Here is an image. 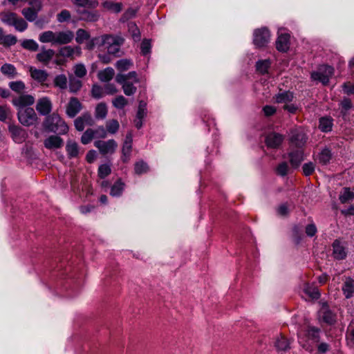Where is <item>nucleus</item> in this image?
<instances>
[{"instance_id": "f257e3e1", "label": "nucleus", "mask_w": 354, "mask_h": 354, "mask_svg": "<svg viewBox=\"0 0 354 354\" xmlns=\"http://www.w3.org/2000/svg\"><path fill=\"white\" fill-rule=\"evenodd\" d=\"M73 37V32L69 30L60 32L46 31V42H50L52 44H67Z\"/></svg>"}, {"instance_id": "f03ea898", "label": "nucleus", "mask_w": 354, "mask_h": 354, "mask_svg": "<svg viewBox=\"0 0 354 354\" xmlns=\"http://www.w3.org/2000/svg\"><path fill=\"white\" fill-rule=\"evenodd\" d=\"M68 131V125L58 115L53 114L46 118V131L67 133Z\"/></svg>"}, {"instance_id": "7ed1b4c3", "label": "nucleus", "mask_w": 354, "mask_h": 354, "mask_svg": "<svg viewBox=\"0 0 354 354\" xmlns=\"http://www.w3.org/2000/svg\"><path fill=\"white\" fill-rule=\"evenodd\" d=\"M17 115L19 121L24 126H32L37 122V114L32 108L26 107L19 109Z\"/></svg>"}, {"instance_id": "20e7f679", "label": "nucleus", "mask_w": 354, "mask_h": 354, "mask_svg": "<svg viewBox=\"0 0 354 354\" xmlns=\"http://www.w3.org/2000/svg\"><path fill=\"white\" fill-rule=\"evenodd\" d=\"M270 40V32L267 28L263 27L254 31L253 43L257 48L267 46Z\"/></svg>"}, {"instance_id": "39448f33", "label": "nucleus", "mask_w": 354, "mask_h": 354, "mask_svg": "<svg viewBox=\"0 0 354 354\" xmlns=\"http://www.w3.org/2000/svg\"><path fill=\"white\" fill-rule=\"evenodd\" d=\"M124 42V38L120 36L111 35V39L106 44L107 52L115 57L121 56L120 47Z\"/></svg>"}, {"instance_id": "423d86ee", "label": "nucleus", "mask_w": 354, "mask_h": 354, "mask_svg": "<svg viewBox=\"0 0 354 354\" xmlns=\"http://www.w3.org/2000/svg\"><path fill=\"white\" fill-rule=\"evenodd\" d=\"M94 146L97 148L102 155L112 154L113 153L118 147L117 142L113 140H96L94 142Z\"/></svg>"}, {"instance_id": "0eeeda50", "label": "nucleus", "mask_w": 354, "mask_h": 354, "mask_svg": "<svg viewBox=\"0 0 354 354\" xmlns=\"http://www.w3.org/2000/svg\"><path fill=\"white\" fill-rule=\"evenodd\" d=\"M76 12L80 21L86 22H96L100 17L99 11L94 9L90 10L85 8H76Z\"/></svg>"}, {"instance_id": "6e6552de", "label": "nucleus", "mask_w": 354, "mask_h": 354, "mask_svg": "<svg viewBox=\"0 0 354 354\" xmlns=\"http://www.w3.org/2000/svg\"><path fill=\"white\" fill-rule=\"evenodd\" d=\"M319 316L322 322L328 325H333L336 322V314L330 309L327 303H322Z\"/></svg>"}, {"instance_id": "1a4fd4ad", "label": "nucleus", "mask_w": 354, "mask_h": 354, "mask_svg": "<svg viewBox=\"0 0 354 354\" xmlns=\"http://www.w3.org/2000/svg\"><path fill=\"white\" fill-rule=\"evenodd\" d=\"M29 4L30 7L23 9L22 14L28 21H33L36 19L37 13L41 8V2L39 0H35Z\"/></svg>"}, {"instance_id": "9d476101", "label": "nucleus", "mask_w": 354, "mask_h": 354, "mask_svg": "<svg viewBox=\"0 0 354 354\" xmlns=\"http://www.w3.org/2000/svg\"><path fill=\"white\" fill-rule=\"evenodd\" d=\"M288 155L290 164L293 169H297L304 160V150L301 149L291 148Z\"/></svg>"}, {"instance_id": "9b49d317", "label": "nucleus", "mask_w": 354, "mask_h": 354, "mask_svg": "<svg viewBox=\"0 0 354 354\" xmlns=\"http://www.w3.org/2000/svg\"><path fill=\"white\" fill-rule=\"evenodd\" d=\"M93 123L91 115L88 113H84L74 121L75 129L78 131H82L86 126H92Z\"/></svg>"}, {"instance_id": "f8f14e48", "label": "nucleus", "mask_w": 354, "mask_h": 354, "mask_svg": "<svg viewBox=\"0 0 354 354\" xmlns=\"http://www.w3.org/2000/svg\"><path fill=\"white\" fill-rule=\"evenodd\" d=\"M333 255L335 259L342 260L347 256V251L344 244L339 240H335L332 244Z\"/></svg>"}, {"instance_id": "ddd939ff", "label": "nucleus", "mask_w": 354, "mask_h": 354, "mask_svg": "<svg viewBox=\"0 0 354 354\" xmlns=\"http://www.w3.org/2000/svg\"><path fill=\"white\" fill-rule=\"evenodd\" d=\"M133 138L131 134H128L124 140L122 148L121 160L123 162H127L130 160L132 151Z\"/></svg>"}, {"instance_id": "4468645a", "label": "nucleus", "mask_w": 354, "mask_h": 354, "mask_svg": "<svg viewBox=\"0 0 354 354\" xmlns=\"http://www.w3.org/2000/svg\"><path fill=\"white\" fill-rule=\"evenodd\" d=\"M34 102L35 98L30 95H21L12 100L13 105L19 109H26L25 106L32 105Z\"/></svg>"}, {"instance_id": "2eb2a0df", "label": "nucleus", "mask_w": 354, "mask_h": 354, "mask_svg": "<svg viewBox=\"0 0 354 354\" xmlns=\"http://www.w3.org/2000/svg\"><path fill=\"white\" fill-rule=\"evenodd\" d=\"M290 35L288 33L280 34L275 42L276 48L278 51L285 53L290 48Z\"/></svg>"}, {"instance_id": "dca6fc26", "label": "nucleus", "mask_w": 354, "mask_h": 354, "mask_svg": "<svg viewBox=\"0 0 354 354\" xmlns=\"http://www.w3.org/2000/svg\"><path fill=\"white\" fill-rule=\"evenodd\" d=\"M82 104L77 97H71L66 106V114L70 118H74L82 109Z\"/></svg>"}, {"instance_id": "f3484780", "label": "nucleus", "mask_w": 354, "mask_h": 354, "mask_svg": "<svg viewBox=\"0 0 354 354\" xmlns=\"http://www.w3.org/2000/svg\"><path fill=\"white\" fill-rule=\"evenodd\" d=\"M292 340L288 339L283 335H280L275 341L274 346L279 352H286L290 349V344Z\"/></svg>"}, {"instance_id": "a211bd4d", "label": "nucleus", "mask_w": 354, "mask_h": 354, "mask_svg": "<svg viewBox=\"0 0 354 354\" xmlns=\"http://www.w3.org/2000/svg\"><path fill=\"white\" fill-rule=\"evenodd\" d=\"M307 140L306 134H293L290 138V148L302 149Z\"/></svg>"}, {"instance_id": "6ab92c4d", "label": "nucleus", "mask_w": 354, "mask_h": 354, "mask_svg": "<svg viewBox=\"0 0 354 354\" xmlns=\"http://www.w3.org/2000/svg\"><path fill=\"white\" fill-rule=\"evenodd\" d=\"M76 8L95 9L99 2L97 0H71Z\"/></svg>"}, {"instance_id": "aec40b11", "label": "nucleus", "mask_w": 354, "mask_h": 354, "mask_svg": "<svg viewBox=\"0 0 354 354\" xmlns=\"http://www.w3.org/2000/svg\"><path fill=\"white\" fill-rule=\"evenodd\" d=\"M283 140L282 134H267L265 141L268 147L277 148L281 144Z\"/></svg>"}, {"instance_id": "412c9836", "label": "nucleus", "mask_w": 354, "mask_h": 354, "mask_svg": "<svg viewBox=\"0 0 354 354\" xmlns=\"http://www.w3.org/2000/svg\"><path fill=\"white\" fill-rule=\"evenodd\" d=\"M342 290L346 299H349L353 296L354 293V279L346 278L344 281Z\"/></svg>"}, {"instance_id": "4be33fe9", "label": "nucleus", "mask_w": 354, "mask_h": 354, "mask_svg": "<svg viewBox=\"0 0 354 354\" xmlns=\"http://www.w3.org/2000/svg\"><path fill=\"white\" fill-rule=\"evenodd\" d=\"M294 98V93L290 91H285L278 94L275 95L274 100L277 103L281 104L284 103L287 104L288 103L292 102Z\"/></svg>"}, {"instance_id": "5701e85b", "label": "nucleus", "mask_w": 354, "mask_h": 354, "mask_svg": "<svg viewBox=\"0 0 354 354\" xmlns=\"http://www.w3.org/2000/svg\"><path fill=\"white\" fill-rule=\"evenodd\" d=\"M115 71L113 68L111 67H107L98 72L97 77L102 82H108L113 79Z\"/></svg>"}, {"instance_id": "b1692460", "label": "nucleus", "mask_w": 354, "mask_h": 354, "mask_svg": "<svg viewBox=\"0 0 354 354\" xmlns=\"http://www.w3.org/2000/svg\"><path fill=\"white\" fill-rule=\"evenodd\" d=\"M82 86V82L80 78L75 77L73 75L69 76L68 87L71 93H76Z\"/></svg>"}, {"instance_id": "393cba45", "label": "nucleus", "mask_w": 354, "mask_h": 354, "mask_svg": "<svg viewBox=\"0 0 354 354\" xmlns=\"http://www.w3.org/2000/svg\"><path fill=\"white\" fill-rule=\"evenodd\" d=\"M0 70L4 75H6L9 78H14L17 74L15 66L11 64H4L1 66Z\"/></svg>"}, {"instance_id": "a878e982", "label": "nucleus", "mask_w": 354, "mask_h": 354, "mask_svg": "<svg viewBox=\"0 0 354 354\" xmlns=\"http://www.w3.org/2000/svg\"><path fill=\"white\" fill-rule=\"evenodd\" d=\"M29 71L30 73L31 77L41 83V84L44 82V71L39 70L33 66L29 67Z\"/></svg>"}, {"instance_id": "bb28decb", "label": "nucleus", "mask_w": 354, "mask_h": 354, "mask_svg": "<svg viewBox=\"0 0 354 354\" xmlns=\"http://www.w3.org/2000/svg\"><path fill=\"white\" fill-rule=\"evenodd\" d=\"M63 145V140L57 136H51L46 140V148H59Z\"/></svg>"}, {"instance_id": "cd10ccee", "label": "nucleus", "mask_w": 354, "mask_h": 354, "mask_svg": "<svg viewBox=\"0 0 354 354\" xmlns=\"http://www.w3.org/2000/svg\"><path fill=\"white\" fill-rule=\"evenodd\" d=\"M66 150L68 154V156L70 158H76L79 154V149L78 145L75 142H68L66 146Z\"/></svg>"}, {"instance_id": "c85d7f7f", "label": "nucleus", "mask_w": 354, "mask_h": 354, "mask_svg": "<svg viewBox=\"0 0 354 354\" xmlns=\"http://www.w3.org/2000/svg\"><path fill=\"white\" fill-rule=\"evenodd\" d=\"M333 127V120L329 118H322L319 120V129L324 133L331 131Z\"/></svg>"}, {"instance_id": "c756f323", "label": "nucleus", "mask_w": 354, "mask_h": 354, "mask_svg": "<svg viewBox=\"0 0 354 354\" xmlns=\"http://www.w3.org/2000/svg\"><path fill=\"white\" fill-rule=\"evenodd\" d=\"M349 66L353 73H354V57L349 62ZM344 92L347 95H354V84L346 82L342 85Z\"/></svg>"}, {"instance_id": "7c9ffc66", "label": "nucleus", "mask_w": 354, "mask_h": 354, "mask_svg": "<svg viewBox=\"0 0 354 354\" xmlns=\"http://www.w3.org/2000/svg\"><path fill=\"white\" fill-rule=\"evenodd\" d=\"M271 62L270 59L259 60L256 63L257 71L262 74L265 75L268 73V68H270Z\"/></svg>"}, {"instance_id": "2f4dec72", "label": "nucleus", "mask_w": 354, "mask_h": 354, "mask_svg": "<svg viewBox=\"0 0 354 354\" xmlns=\"http://www.w3.org/2000/svg\"><path fill=\"white\" fill-rule=\"evenodd\" d=\"M332 158V153L328 149H323L318 155L319 162L323 165H326L330 162Z\"/></svg>"}, {"instance_id": "473e14b6", "label": "nucleus", "mask_w": 354, "mask_h": 354, "mask_svg": "<svg viewBox=\"0 0 354 354\" xmlns=\"http://www.w3.org/2000/svg\"><path fill=\"white\" fill-rule=\"evenodd\" d=\"M124 188V184L120 179L118 180L111 187L110 194L112 196H120Z\"/></svg>"}, {"instance_id": "72a5a7b5", "label": "nucleus", "mask_w": 354, "mask_h": 354, "mask_svg": "<svg viewBox=\"0 0 354 354\" xmlns=\"http://www.w3.org/2000/svg\"><path fill=\"white\" fill-rule=\"evenodd\" d=\"M102 6L109 10L112 11L115 13H119L121 12L122 9V3H115L113 1H106L102 3Z\"/></svg>"}, {"instance_id": "f704fd0d", "label": "nucleus", "mask_w": 354, "mask_h": 354, "mask_svg": "<svg viewBox=\"0 0 354 354\" xmlns=\"http://www.w3.org/2000/svg\"><path fill=\"white\" fill-rule=\"evenodd\" d=\"M1 21L8 26H12L13 23L15 22V20H16V18L17 17V14L15 12H3L1 14Z\"/></svg>"}, {"instance_id": "c9c22d12", "label": "nucleus", "mask_w": 354, "mask_h": 354, "mask_svg": "<svg viewBox=\"0 0 354 354\" xmlns=\"http://www.w3.org/2000/svg\"><path fill=\"white\" fill-rule=\"evenodd\" d=\"M107 115V106L105 103L101 102L95 107V116L97 119H104Z\"/></svg>"}, {"instance_id": "e433bc0d", "label": "nucleus", "mask_w": 354, "mask_h": 354, "mask_svg": "<svg viewBox=\"0 0 354 354\" xmlns=\"http://www.w3.org/2000/svg\"><path fill=\"white\" fill-rule=\"evenodd\" d=\"M8 85L12 91L19 94L22 93L26 88L25 84L21 80L10 82Z\"/></svg>"}, {"instance_id": "4c0bfd02", "label": "nucleus", "mask_w": 354, "mask_h": 354, "mask_svg": "<svg viewBox=\"0 0 354 354\" xmlns=\"http://www.w3.org/2000/svg\"><path fill=\"white\" fill-rule=\"evenodd\" d=\"M149 168L148 165L143 160H139L134 165V171L138 175L146 174Z\"/></svg>"}, {"instance_id": "58836bf2", "label": "nucleus", "mask_w": 354, "mask_h": 354, "mask_svg": "<svg viewBox=\"0 0 354 354\" xmlns=\"http://www.w3.org/2000/svg\"><path fill=\"white\" fill-rule=\"evenodd\" d=\"M339 199L342 203H346L354 199V193L349 188H344L343 192L339 196Z\"/></svg>"}, {"instance_id": "ea45409f", "label": "nucleus", "mask_w": 354, "mask_h": 354, "mask_svg": "<svg viewBox=\"0 0 354 354\" xmlns=\"http://www.w3.org/2000/svg\"><path fill=\"white\" fill-rule=\"evenodd\" d=\"M21 46L26 50L30 51H37L39 48V45L33 39H24L21 41Z\"/></svg>"}, {"instance_id": "a19ab883", "label": "nucleus", "mask_w": 354, "mask_h": 354, "mask_svg": "<svg viewBox=\"0 0 354 354\" xmlns=\"http://www.w3.org/2000/svg\"><path fill=\"white\" fill-rule=\"evenodd\" d=\"M310 77L314 81H318L322 83L323 85H327L329 83V80L327 75H322V73L318 71H313L310 74Z\"/></svg>"}, {"instance_id": "79ce46f5", "label": "nucleus", "mask_w": 354, "mask_h": 354, "mask_svg": "<svg viewBox=\"0 0 354 354\" xmlns=\"http://www.w3.org/2000/svg\"><path fill=\"white\" fill-rule=\"evenodd\" d=\"M132 65L133 62L130 59H122L116 62L115 67L118 71L123 72L127 71Z\"/></svg>"}, {"instance_id": "37998d69", "label": "nucleus", "mask_w": 354, "mask_h": 354, "mask_svg": "<svg viewBox=\"0 0 354 354\" xmlns=\"http://www.w3.org/2000/svg\"><path fill=\"white\" fill-rule=\"evenodd\" d=\"M90 38V34L82 28H79L76 32L75 41L77 44H82Z\"/></svg>"}, {"instance_id": "c03bdc74", "label": "nucleus", "mask_w": 354, "mask_h": 354, "mask_svg": "<svg viewBox=\"0 0 354 354\" xmlns=\"http://www.w3.org/2000/svg\"><path fill=\"white\" fill-rule=\"evenodd\" d=\"M54 84L55 86L61 89H65L67 87V78L65 75L62 74L57 75L54 79Z\"/></svg>"}, {"instance_id": "a18cd8bd", "label": "nucleus", "mask_w": 354, "mask_h": 354, "mask_svg": "<svg viewBox=\"0 0 354 354\" xmlns=\"http://www.w3.org/2000/svg\"><path fill=\"white\" fill-rule=\"evenodd\" d=\"M94 38L95 47H102L104 46H106L109 43V40L111 39V35L105 34L99 37H95Z\"/></svg>"}, {"instance_id": "49530a36", "label": "nucleus", "mask_w": 354, "mask_h": 354, "mask_svg": "<svg viewBox=\"0 0 354 354\" xmlns=\"http://www.w3.org/2000/svg\"><path fill=\"white\" fill-rule=\"evenodd\" d=\"M74 73L75 75V77L77 78H83L87 73L86 68L84 66V64L80 63L77 64L74 66L73 68Z\"/></svg>"}, {"instance_id": "de8ad7c7", "label": "nucleus", "mask_w": 354, "mask_h": 354, "mask_svg": "<svg viewBox=\"0 0 354 354\" xmlns=\"http://www.w3.org/2000/svg\"><path fill=\"white\" fill-rule=\"evenodd\" d=\"M111 172V165L109 164L101 165L97 171L98 176L101 179H104L108 176Z\"/></svg>"}, {"instance_id": "09e8293b", "label": "nucleus", "mask_w": 354, "mask_h": 354, "mask_svg": "<svg viewBox=\"0 0 354 354\" xmlns=\"http://www.w3.org/2000/svg\"><path fill=\"white\" fill-rule=\"evenodd\" d=\"M113 105L118 109H122L127 105L128 101L123 95H118L112 101Z\"/></svg>"}, {"instance_id": "8fccbe9b", "label": "nucleus", "mask_w": 354, "mask_h": 354, "mask_svg": "<svg viewBox=\"0 0 354 354\" xmlns=\"http://www.w3.org/2000/svg\"><path fill=\"white\" fill-rule=\"evenodd\" d=\"M304 291L311 299H317L320 297L319 290L316 287L307 286L304 288Z\"/></svg>"}, {"instance_id": "3c124183", "label": "nucleus", "mask_w": 354, "mask_h": 354, "mask_svg": "<svg viewBox=\"0 0 354 354\" xmlns=\"http://www.w3.org/2000/svg\"><path fill=\"white\" fill-rule=\"evenodd\" d=\"M15 28L19 32H24L28 27L27 22L21 17H17L12 26Z\"/></svg>"}, {"instance_id": "603ef678", "label": "nucleus", "mask_w": 354, "mask_h": 354, "mask_svg": "<svg viewBox=\"0 0 354 354\" xmlns=\"http://www.w3.org/2000/svg\"><path fill=\"white\" fill-rule=\"evenodd\" d=\"M17 42V38L13 35H5L0 44L5 47H10L15 45Z\"/></svg>"}, {"instance_id": "864d4df0", "label": "nucleus", "mask_w": 354, "mask_h": 354, "mask_svg": "<svg viewBox=\"0 0 354 354\" xmlns=\"http://www.w3.org/2000/svg\"><path fill=\"white\" fill-rule=\"evenodd\" d=\"M320 329L315 326H308L307 335L314 341L318 342L319 338Z\"/></svg>"}, {"instance_id": "5fc2aeb1", "label": "nucleus", "mask_w": 354, "mask_h": 354, "mask_svg": "<svg viewBox=\"0 0 354 354\" xmlns=\"http://www.w3.org/2000/svg\"><path fill=\"white\" fill-rule=\"evenodd\" d=\"M103 88L97 84H93L91 88V95L95 99H100L103 97Z\"/></svg>"}, {"instance_id": "6e6d98bb", "label": "nucleus", "mask_w": 354, "mask_h": 354, "mask_svg": "<svg viewBox=\"0 0 354 354\" xmlns=\"http://www.w3.org/2000/svg\"><path fill=\"white\" fill-rule=\"evenodd\" d=\"M124 93L127 96L134 95L137 91V88L133 86V83L128 82L122 86Z\"/></svg>"}, {"instance_id": "4d7b16f0", "label": "nucleus", "mask_w": 354, "mask_h": 354, "mask_svg": "<svg viewBox=\"0 0 354 354\" xmlns=\"http://www.w3.org/2000/svg\"><path fill=\"white\" fill-rule=\"evenodd\" d=\"M319 73H322V75H325L328 76V78L330 79L334 73V68L329 65H322L319 67L317 71Z\"/></svg>"}, {"instance_id": "13d9d810", "label": "nucleus", "mask_w": 354, "mask_h": 354, "mask_svg": "<svg viewBox=\"0 0 354 354\" xmlns=\"http://www.w3.org/2000/svg\"><path fill=\"white\" fill-rule=\"evenodd\" d=\"M10 111L7 106L0 105V121L6 122L7 120L10 119Z\"/></svg>"}, {"instance_id": "bf43d9fd", "label": "nucleus", "mask_w": 354, "mask_h": 354, "mask_svg": "<svg viewBox=\"0 0 354 354\" xmlns=\"http://www.w3.org/2000/svg\"><path fill=\"white\" fill-rule=\"evenodd\" d=\"M315 165L313 162L305 163L302 167L303 174L306 176H310L315 171Z\"/></svg>"}, {"instance_id": "052dcab7", "label": "nucleus", "mask_w": 354, "mask_h": 354, "mask_svg": "<svg viewBox=\"0 0 354 354\" xmlns=\"http://www.w3.org/2000/svg\"><path fill=\"white\" fill-rule=\"evenodd\" d=\"M106 127L109 133H116L119 129V123L116 120H111L106 122Z\"/></svg>"}, {"instance_id": "680f3d73", "label": "nucleus", "mask_w": 354, "mask_h": 354, "mask_svg": "<svg viewBox=\"0 0 354 354\" xmlns=\"http://www.w3.org/2000/svg\"><path fill=\"white\" fill-rule=\"evenodd\" d=\"M71 17V12L68 10H62L57 14V20L60 23H63L69 21Z\"/></svg>"}, {"instance_id": "e2e57ef3", "label": "nucleus", "mask_w": 354, "mask_h": 354, "mask_svg": "<svg viewBox=\"0 0 354 354\" xmlns=\"http://www.w3.org/2000/svg\"><path fill=\"white\" fill-rule=\"evenodd\" d=\"M60 56L65 57H72L73 54V48L71 46H66L60 48L59 51Z\"/></svg>"}, {"instance_id": "0e129e2a", "label": "nucleus", "mask_w": 354, "mask_h": 354, "mask_svg": "<svg viewBox=\"0 0 354 354\" xmlns=\"http://www.w3.org/2000/svg\"><path fill=\"white\" fill-rule=\"evenodd\" d=\"M151 42L149 39H145L142 40L140 46L141 53L143 55H148L151 51Z\"/></svg>"}, {"instance_id": "69168bd1", "label": "nucleus", "mask_w": 354, "mask_h": 354, "mask_svg": "<svg viewBox=\"0 0 354 354\" xmlns=\"http://www.w3.org/2000/svg\"><path fill=\"white\" fill-rule=\"evenodd\" d=\"M288 171H289V167L286 162H283L280 163L277 168V174L281 176H286L288 174Z\"/></svg>"}, {"instance_id": "338daca9", "label": "nucleus", "mask_w": 354, "mask_h": 354, "mask_svg": "<svg viewBox=\"0 0 354 354\" xmlns=\"http://www.w3.org/2000/svg\"><path fill=\"white\" fill-rule=\"evenodd\" d=\"M146 106H147V104L141 100L139 102V106H138V111H137V113H136V117L138 118H144L145 116L146 115Z\"/></svg>"}, {"instance_id": "774afa93", "label": "nucleus", "mask_w": 354, "mask_h": 354, "mask_svg": "<svg viewBox=\"0 0 354 354\" xmlns=\"http://www.w3.org/2000/svg\"><path fill=\"white\" fill-rule=\"evenodd\" d=\"M305 231H306V234L308 236L312 237L315 235V234L317 232V230L316 225L314 223H311V224H308L306 225Z\"/></svg>"}]
</instances>
